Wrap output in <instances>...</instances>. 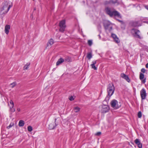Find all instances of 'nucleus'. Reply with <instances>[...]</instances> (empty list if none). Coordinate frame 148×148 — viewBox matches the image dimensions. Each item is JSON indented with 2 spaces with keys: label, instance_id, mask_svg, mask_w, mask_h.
Wrapping results in <instances>:
<instances>
[{
  "label": "nucleus",
  "instance_id": "nucleus-22",
  "mask_svg": "<svg viewBox=\"0 0 148 148\" xmlns=\"http://www.w3.org/2000/svg\"><path fill=\"white\" fill-rule=\"evenodd\" d=\"M92 57L91 52L88 53H87V57L89 60H90Z\"/></svg>",
  "mask_w": 148,
  "mask_h": 148
},
{
  "label": "nucleus",
  "instance_id": "nucleus-5",
  "mask_svg": "<svg viewBox=\"0 0 148 148\" xmlns=\"http://www.w3.org/2000/svg\"><path fill=\"white\" fill-rule=\"evenodd\" d=\"M59 26L60 27L59 31L61 32H63L64 31L66 27L65 20H62L60 22Z\"/></svg>",
  "mask_w": 148,
  "mask_h": 148
},
{
  "label": "nucleus",
  "instance_id": "nucleus-15",
  "mask_svg": "<svg viewBox=\"0 0 148 148\" xmlns=\"http://www.w3.org/2000/svg\"><path fill=\"white\" fill-rule=\"evenodd\" d=\"M10 27L9 25H6L5 28V32L6 34H8L9 32V30L10 29Z\"/></svg>",
  "mask_w": 148,
  "mask_h": 148
},
{
  "label": "nucleus",
  "instance_id": "nucleus-7",
  "mask_svg": "<svg viewBox=\"0 0 148 148\" xmlns=\"http://www.w3.org/2000/svg\"><path fill=\"white\" fill-rule=\"evenodd\" d=\"M118 102L115 99L112 100L110 102L111 106L115 109H116L120 107L118 105Z\"/></svg>",
  "mask_w": 148,
  "mask_h": 148
},
{
  "label": "nucleus",
  "instance_id": "nucleus-39",
  "mask_svg": "<svg viewBox=\"0 0 148 148\" xmlns=\"http://www.w3.org/2000/svg\"><path fill=\"white\" fill-rule=\"evenodd\" d=\"M146 67L147 68H148V63L146 64Z\"/></svg>",
  "mask_w": 148,
  "mask_h": 148
},
{
  "label": "nucleus",
  "instance_id": "nucleus-9",
  "mask_svg": "<svg viewBox=\"0 0 148 148\" xmlns=\"http://www.w3.org/2000/svg\"><path fill=\"white\" fill-rule=\"evenodd\" d=\"M57 120L56 119H55V122H52L50 123L49 125L48 128L50 130H52L54 129L57 125L55 123Z\"/></svg>",
  "mask_w": 148,
  "mask_h": 148
},
{
  "label": "nucleus",
  "instance_id": "nucleus-12",
  "mask_svg": "<svg viewBox=\"0 0 148 148\" xmlns=\"http://www.w3.org/2000/svg\"><path fill=\"white\" fill-rule=\"evenodd\" d=\"M111 36L116 42L117 43L120 42V41L119 39L115 34L112 33Z\"/></svg>",
  "mask_w": 148,
  "mask_h": 148
},
{
  "label": "nucleus",
  "instance_id": "nucleus-1",
  "mask_svg": "<svg viewBox=\"0 0 148 148\" xmlns=\"http://www.w3.org/2000/svg\"><path fill=\"white\" fill-rule=\"evenodd\" d=\"M12 6L11 3L8 1H5L3 3L0 8V14H5L8 12L10 8Z\"/></svg>",
  "mask_w": 148,
  "mask_h": 148
},
{
  "label": "nucleus",
  "instance_id": "nucleus-35",
  "mask_svg": "<svg viewBox=\"0 0 148 148\" xmlns=\"http://www.w3.org/2000/svg\"><path fill=\"white\" fill-rule=\"evenodd\" d=\"M101 134V132H98L95 135L97 136H99Z\"/></svg>",
  "mask_w": 148,
  "mask_h": 148
},
{
  "label": "nucleus",
  "instance_id": "nucleus-30",
  "mask_svg": "<svg viewBox=\"0 0 148 148\" xmlns=\"http://www.w3.org/2000/svg\"><path fill=\"white\" fill-rule=\"evenodd\" d=\"M10 103L12 107H14V103L13 101L12 100H10Z\"/></svg>",
  "mask_w": 148,
  "mask_h": 148
},
{
  "label": "nucleus",
  "instance_id": "nucleus-10",
  "mask_svg": "<svg viewBox=\"0 0 148 148\" xmlns=\"http://www.w3.org/2000/svg\"><path fill=\"white\" fill-rule=\"evenodd\" d=\"M104 26L106 29H108L109 31H110L112 29V26L108 22L105 23L104 24Z\"/></svg>",
  "mask_w": 148,
  "mask_h": 148
},
{
  "label": "nucleus",
  "instance_id": "nucleus-28",
  "mask_svg": "<svg viewBox=\"0 0 148 148\" xmlns=\"http://www.w3.org/2000/svg\"><path fill=\"white\" fill-rule=\"evenodd\" d=\"M65 60L68 62H70L71 58L69 57H67L66 58Z\"/></svg>",
  "mask_w": 148,
  "mask_h": 148
},
{
  "label": "nucleus",
  "instance_id": "nucleus-27",
  "mask_svg": "<svg viewBox=\"0 0 148 148\" xmlns=\"http://www.w3.org/2000/svg\"><path fill=\"white\" fill-rule=\"evenodd\" d=\"M14 123H11L10 125L7 127V128L8 129H9L12 127Z\"/></svg>",
  "mask_w": 148,
  "mask_h": 148
},
{
  "label": "nucleus",
  "instance_id": "nucleus-3",
  "mask_svg": "<svg viewBox=\"0 0 148 148\" xmlns=\"http://www.w3.org/2000/svg\"><path fill=\"white\" fill-rule=\"evenodd\" d=\"M115 90V88L112 83L109 84L108 86L107 92L108 95L110 97L114 94Z\"/></svg>",
  "mask_w": 148,
  "mask_h": 148
},
{
  "label": "nucleus",
  "instance_id": "nucleus-24",
  "mask_svg": "<svg viewBox=\"0 0 148 148\" xmlns=\"http://www.w3.org/2000/svg\"><path fill=\"white\" fill-rule=\"evenodd\" d=\"M27 130L28 131L31 132L33 130V128L31 126H28L27 127Z\"/></svg>",
  "mask_w": 148,
  "mask_h": 148
},
{
  "label": "nucleus",
  "instance_id": "nucleus-32",
  "mask_svg": "<svg viewBox=\"0 0 148 148\" xmlns=\"http://www.w3.org/2000/svg\"><path fill=\"white\" fill-rule=\"evenodd\" d=\"M110 97H109V96L108 95V96H107L106 97L105 100L106 101H108L110 99Z\"/></svg>",
  "mask_w": 148,
  "mask_h": 148
},
{
  "label": "nucleus",
  "instance_id": "nucleus-13",
  "mask_svg": "<svg viewBox=\"0 0 148 148\" xmlns=\"http://www.w3.org/2000/svg\"><path fill=\"white\" fill-rule=\"evenodd\" d=\"M135 143L138 145V147L139 148H142V144L140 143V142L138 139H136L134 140Z\"/></svg>",
  "mask_w": 148,
  "mask_h": 148
},
{
  "label": "nucleus",
  "instance_id": "nucleus-38",
  "mask_svg": "<svg viewBox=\"0 0 148 148\" xmlns=\"http://www.w3.org/2000/svg\"><path fill=\"white\" fill-rule=\"evenodd\" d=\"M17 110L18 111V112H20V111H21V109H20V108H17Z\"/></svg>",
  "mask_w": 148,
  "mask_h": 148
},
{
  "label": "nucleus",
  "instance_id": "nucleus-19",
  "mask_svg": "<svg viewBox=\"0 0 148 148\" xmlns=\"http://www.w3.org/2000/svg\"><path fill=\"white\" fill-rule=\"evenodd\" d=\"M80 108L77 106L73 108V110L75 112H78L79 111Z\"/></svg>",
  "mask_w": 148,
  "mask_h": 148
},
{
  "label": "nucleus",
  "instance_id": "nucleus-33",
  "mask_svg": "<svg viewBox=\"0 0 148 148\" xmlns=\"http://www.w3.org/2000/svg\"><path fill=\"white\" fill-rule=\"evenodd\" d=\"M117 0H111L110 2L113 3H117Z\"/></svg>",
  "mask_w": 148,
  "mask_h": 148
},
{
  "label": "nucleus",
  "instance_id": "nucleus-20",
  "mask_svg": "<svg viewBox=\"0 0 148 148\" xmlns=\"http://www.w3.org/2000/svg\"><path fill=\"white\" fill-rule=\"evenodd\" d=\"M25 124L24 121L22 120H20L18 123V126L19 127L23 126Z\"/></svg>",
  "mask_w": 148,
  "mask_h": 148
},
{
  "label": "nucleus",
  "instance_id": "nucleus-8",
  "mask_svg": "<svg viewBox=\"0 0 148 148\" xmlns=\"http://www.w3.org/2000/svg\"><path fill=\"white\" fill-rule=\"evenodd\" d=\"M140 95L142 100H144L146 99L147 96L146 91L144 88H143L140 91Z\"/></svg>",
  "mask_w": 148,
  "mask_h": 148
},
{
  "label": "nucleus",
  "instance_id": "nucleus-16",
  "mask_svg": "<svg viewBox=\"0 0 148 148\" xmlns=\"http://www.w3.org/2000/svg\"><path fill=\"white\" fill-rule=\"evenodd\" d=\"M64 61V60L62 58H60L59 59L57 62L56 63V65L57 66L58 65L62 63Z\"/></svg>",
  "mask_w": 148,
  "mask_h": 148
},
{
  "label": "nucleus",
  "instance_id": "nucleus-29",
  "mask_svg": "<svg viewBox=\"0 0 148 148\" xmlns=\"http://www.w3.org/2000/svg\"><path fill=\"white\" fill-rule=\"evenodd\" d=\"M142 113L140 111L139 112L138 114V117L139 118H140L142 116Z\"/></svg>",
  "mask_w": 148,
  "mask_h": 148
},
{
  "label": "nucleus",
  "instance_id": "nucleus-18",
  "mask_svg": "<svg viewBox=\"0 0 148 148\" xmlns=\"http://www.w3.org/2000/svg\"><path fill=\"white\" fill-rule=\"evenodd\" d=\"M132 25L134 27H136L140 26L138 21L133 22L132 23Z\"/></svg>",
  "mask_w": 148,
  "mask_h": 148
},
{
  "label": "nucleus",
  "instance_id": "nucleus-36",
  "mask_svg": "<svg viewBox=\"0 0 148 148\" xmlns=\"http://www.w3.org/2000/svg\"><path fill=\"white\" fill-rule=\"evenodd\" d=\"M141 71L143 73H144L145 72V69L144 68H142L141 70Z\"/></svg>",
  "mask_w": 148,
  "mask_h": 148
},
{
  "label": "nucleus",
  "instance_id": "nucleus-37",
  "mask_svg": "<svg viewBox=\"0 0 148 148\" xmlns=\"http://www.w3.org/2000/svg\"><path fill=\"white\" fill-rule=\"evenodd\" d=\"M144 7L146 9L148 10V5H145Z\"/></svg>",
  "mask_w": 148,
  "mask_h": 148
},
{
  "label": "nucleus",
  "instance_id": "nucleus-14",
  "mask_svg": "<svg viewBox=\"0 0 148 148\" xmlns=\"http://www.w3.org/2000/svg\"><path fill=\"white\" fill-rule=\"evenodd\" d=\"M97 60H95L92 61V64H91V66L92 68L94 69L95 70H97V68L96 67L95 65L96 64L97 62Z\"/></svg>",
  "mask_w": 148,
  "mask_h": 148
},
{
  "label": "nucleus",
  "instance_id": "nucleus-4",
  "mask_svg": "<svg viewBox=\"0 0 148 148\" xmlns=\"http://www.w3.org/2000/svg\"><path fill=\"white\" fill-rule=\"evenodd\" d=\"M131 33L134 36L140 39L143 38L140 35V31L138 29L133 28L131 30Z\"/></svg>",
  "mask_w": 148,
  "mask_h": 148
},
{
  "label": "nucleus",
  "instance_id": "nucleus-21",
  "mask_svg": "<svg viewBox=\"0 0 148 148\" xmlns=\"http://www.w3.org/2000/svg\"><path fill=\"white\" fill-rule=\"evenodd\" d=\"M30 63V62H28L24 66L23 69L24 70H27L29 68V66Z\"/></svg>",
  "mask_w": 148,
  "mask_h": 148
},
{
  "label": "nucleus",
  "instance_id": "nucleus-17",
  "mask_svg": "<svg viewBox=\"0 0 148 148\" xmlns=\"http://www.w3.org/2000/svg\"><path fill=\"white\" fill-rule=\"evenodd\" d=\"M54 43L53 40V39L51 38L49 41L47 43V45L48 46H51Z\"/></svg>",
  "mask_w": 148,
  "mask_h": 148
},
{
  "label": "nucleus",
  "instance_id": "nucleus-26",
  "mask_svg": "<svg viewBox=\"0 0 148 148\" xmlns=\"http://www.w3.org/2000/svg\"><path fill=\"white\" fill-rule=\"evenodd\" d=\"M88 44L90 46H91L92 44V40H88Z\"/></svg>",
  "mask_w": 148,
  "mask_h": 148
},
{
  "label": "nucleus",
  "instance_id": "nucleus-25",
  "mask_svg": "<svg viewBox=\"0 0 148 148\" xmlns=\"http://www.w3.org/2000/svg\"><path fill=\"white\" fill-rule=\"evenodd\" d=\"M16 83L14 82L11 83L10 85L12 86L11 88H13L16 85Z\"/></svg>",
  "mask_w": 148,
  "mask_h": 148
},
{
  "label": "nucleus",
  "instance_id": "nucleus-11",
  "mask_svg": "<svg viewBox=\"0 0 148 148\" xmlns=\"http://www.w3.org/2000/svg\"><path fill=\"white\" fill-rule=\"evenodd\" d=\"M121 77L125 79L128 82H130V79L129 78L128 75L125 74L124 73H121Z\"/></svg>",
  "mask_w": 148,
  "mask_h": 148
},
{
  "label": "nucleus",
  "instance_id": "nucleus-31",
  "mask_svg": "<svg viewBox=\"0 0 148 148\" xmlns=\"http://www.w3.org/2000/svg\"><path fill=\"white\" fill-rule=\"evenodd\" d=\"M10 109L11 112H14L15 111V109L13 108V107H12V106L10 107Z\"/></svg>",
  "mask_w": 148,
  "mask_h": 148
},
{
  "label": "nucleus",
  "instance_id": "nucleus-23",
  "mask_svg": "<svg viewBox=\"0 0 148 148\" xmlns=\"http://www.w3.org/2000/svg\"><path fill=\"white\" fill-rule=\"evenodd\" d=\"M144 77V74L142 73H140V80H143Z\"/></svg>",
  "mask_w": 148,
  "mask_h": 148
},
{
  "label": "nucleus",
  "instance_id": "nucleus-34",
  "mask_svg": "<svg viewBox=\"0 0 148 148\" xmlns=\"http://www.w3.org/2000/svg\"><path fill=\"white\" fill-rule=\"evenodd\" d=\"M69 99L70 100L72 101L74 100V98L73 96H71L69 97Z\"/></svg>",
  "mask_w": 148,
  "mask_h": 148
},
{
  "label": "nucleus",
  "instance_id": "nucleus-2",
  "mask_svg": "<svg viewBox=\"0 0 148 148\" xmlns=\"http://www.w3.org/2000/svg\"><path fill=\"white\" fill-rule=\"evenodd\" d=\"M105 11L106 13L110 16L112 17L113 16H117L119 18H121V17L119 12L113 8L107 7L105 9Z\"/></svg>",
  "mask_w": 148,
  "mask_h": 148
},
{
  "label": "nucleus",
  "instance_id": "nucleus-41",
  "mask_svg": "<svg viewBox=\"0 0 148 148\" xmlns=\"http://www.w3.org/2000/svg\"><path fill=\"white\" fill-rule=\"evenodd\" d=\"M98 36H99V38H100V37H101V36H100V35H98Z\"/></svg>",
  "mask_w": 148,
  "mask_h": 148
},
{
  "label": "nucleus",
  "instance_id": "nucleus-40",
  "mask_svg": "<svg viewBox=\"0 0 148 148\" xmlns=\"http://www.w3.org/2000/svg\"><path fill=\"white\" fill-rule=\"evenodd\" d=\"M145 82V80H144L143 81V83H144Z\"/></svg>",
  "mask_w": 148,
  "mask_h": 148
},
{
  "label": "nucleus",
  "instance_id": "nucleus-6",
  "mask_svg": "<svg viewBox=\"0 0 148 148\" xmlns=\"http://www.w3.org/2000/svg\"><path fill=\"white\" fill-rule=\"evenodd\" d=\"M101 111L102 113H105L108 112L109 110V106L106 105H103L100 106Z\"/></svg>",
  "mask_w": 148,
  "mask_h": 148
}]
</instances>
